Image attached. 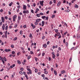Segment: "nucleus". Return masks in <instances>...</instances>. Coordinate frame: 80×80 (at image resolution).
I'll return each instance as SVG.
<instances>
[{
  "mask_svg": "<svg viewBox=\"0 0 80 80\" xmlns=\"http://www.w3.org/2000/svg\"><path fill=\"white\" fill-rule=\"evenodd\" d=\"M20 70L21 71H23V68H20Z\"/></svg>",
  "mask_w": 80,
  "mask_h": 80,
  "instance_id": "48",
  "label": "nucleus"
},
{
  "mask_svg": "<svg viewBox=\"0 0 80 80\" xmlns=\"http://www.w3.org/2000/svg\"><path fill=\"white\" fill-rule=\"evenodd\" d=\"M61 73L62 74H63V73H66V72L65 70L62 71L61 72Z\"/></svg>",
  "mask_w": 80,
  "mask_h": 80,
  "instance_id": "14",
  "label": "nucleus"
},
{
  "mask_svg": "<svg viewBox=\"0 0 80 80\" xmlns=\"http://www.w3.org/2000/svg\"><path fill=\"white\" fill-rule=\"evenodd\" d=\"M36 16L38 17H40V14H37L36 15Z\"/></svg>",
  "mask_w": 80,
  "mask_h": 80,
  "instance_id": "43",
  "label": "nucleus"
},
{
  "mask_svg": "<svg viewBox=\"0 0 80 80\" xmlns=\"http://www.w3.org/2000/svg\"><path fill=\"white\" fill-rule=\"evenodd\" d=\"M42 27H43V26H44V25H45V22L44 21H42Z\"/></svg>",
  "mask_w": 80,
  "mask_h": 80,
  "instance_id": "12",
  "label": "nucleus"
},
{
  "mask_svg": "<svg viewBox=\"0 0 80 80\" xmlns=\"http://www.w3.org/2000/svg\"><path fill=\"white\" fill-rule=\"evenodd\" d=\"M5 18L6 20H7V19H8V17L7 16H5Z\"/></svg>",
  "mask_w": 80,
  "mask_h": 80,
  "instance_id": "59",
  "label": "nucleus"
},
{
  "mask_svg": "<svg viewBox=\"0 0 80 80\" xmlns=\"http://www.w3.org/2000/svg\"><path fill=\"white\" fill-rule=\"evenodd\" d=\"M22 31H21L20 32V35H22Z\"/></svg>",
  "mask_w": 80,
  "mask_h": 80,
  "instance_id": "57",
  "label": "nucleus"
},
{
  "mask_svg": "<svg viewBox=\"0 0 80 80\" xmlns=\"http://www.w3.org/2000/svg\"><path fill=\"white\" fill-rule=\"evenodd\" d=\"M3 60H4V59H2V63H3V64H5V61H4Z\"/></svg>",
  "mask_w": 80,
  "mask_h": 80,
  "instance_id": "42",
  "label": "nucleus"
},
{
  "mask_svg": "<svg viewBox=\"0 0 80 80\" xmlns=\"http://www.w3.org/2000/svg\"><path fill=\"white\" fill-rule=\"evenodd\" d=\"M44 74H48V72L47 71H45L44 72Z\"/></svg>",
  "mask_w": 80,
  "mask_h": 80,
  "instance_id": "21",
  "label": "nucleus"
},
{
  "mask_svg": "<svg viewBox=\"0 0 80 80\" xmlns=\"http://www.w3.org/2000/svg\"><path fill=\"white\" fill-rule=\"evenodd\" d=\"M64 25L66 26V27H68V25H67V24L66 22L64 23Z\"/></svg>",
  "mask_w": 80,
  "mask_h": 80,
  "instance_id": "51",
  "label": "nucleus"
},
{
  "mask_svg": "<svg viewBox=\"0 0 80 80\" xmlns=\"http://www.w3.org/2000/svg\"><path fill=\"white\" fill-rule=\"evenodd\" d=\"M3 59L5 62H7V58L5 57H4V58H2V57L0 56V60H2Z\"/></svg>",
  "mask_w": 80,
  "mask_h": 80,
  "instance_id": "1",
  "label": "nucleus"
},
{
  "mask_svg": "<svg viewBox=\"0 0 80 80\" xmlns=\"http://www.w3.org/2000/svg\"><path fill=\"white\" fill-rule=\"evenodd\" d=\"M68 43L67 42H66V47H67V46H68Z\"/></svg>",
  "mask_w": 80,
  "mask_h": 80,
  "instance_id": "52",
  "label": "nucleus"
},
{
  "mask_svg": "<svg viewBox=\"0 0 80 80\" xmlns=\"http://www.w3.org/2000/svg\"><path fill=\"white\" fill-rule=\"evenodd\" d=\"M45 53H43L42 54V57H44V56H45Z\"/></svg>",
  "mask_w": 80,
  "mask_h": 80,
  "instance_id": "54",
  "label": "nucleus"
},
{
  "mask_svg": "<svg viewBox=\"0 0 80 80\" xmlns=\"http://www.w3.org/2000/svg\"><path fill=\"white\" fill-rule=\"evenodd\" d=\"M47 44H44L43 45V47H44V48H47Z\"/></svg>",
  "mask_w": 80,
  "mask_h": 80,
  "instance_id": "16",
  "label": "nucleus"
},
{
  "mask_svg": "<svg viewBox=\"0 0 80 80\" xmlns=\"http://www.w3.org/2000/svg\"><path fill=\"white\" fill-rule=\"evenodd\" d=\"M5 24H3L2 26V27L3 30H5Z\"/></svg>",
  "mask_w": 80,
  "mask_h": 80,
  "instance_id": "10",
  "label": "nucleus"
},
{
  "mask_svg": "<svg viewBox=\"0 0 80 80\" xmlns=\"http://www.w3.org/2000/svg\"><path fill=\"white\" fill-rule=\"evenodd\" d=\"M4 51L6 52H10L11 50H10V49H5L4 50Z\"/></svg>",
  "mask_w": 80,
  "mask_h": 80,
  "instance_id": "7",
  "label": "nucleus"
},
{
  "mask_svg": "<svg viewBox=\"0 0 80 80\" xmlns=\"http://www.w3.org/2000/svg\"><path fill=\"white\" fill-rule=\"evenodd\" d=\"M18 39V38L17 37H15L14 39H13V41H15V40H17Z\"/></svg>",
  "mask_w": 80,
  "mask_h": 80,
  "instance_id": "23",
  "label": "nucleus"
},
{
  "mask_svg": "<svg viewBox=\"0 0 80 80\" xmlns=\"http://www.w3.org/2000/svg\"><path fill=\"white\" fill-rule=\"evenodd\" d=\"M72 58H70V59H69V62H71L72 61Z\"/></svg>",
  "mask_w": 80,
  "mask_h": 80,
  "instance_id": "45",
  "label": "nucleus"
},
{
  "mask_svg": "<svg viewBox=\"0 0 80 80\" xmlns=\"http://www.w3.org/2000/svg\"><path fill=\"white\" fill-rule=\"evenodd\" d=\"M53 2L54 3H56V0H54Z\"/></svg>",
  "mask_w": 80,
  "mask_h": 80,
  "instance_id": "64",
  "label": "nucleus"
},
{
  "mask_svg": "<svg viewBox=\"0 0 80 80\" xmlns=\"http://www.w3.org/2000/svg\"><path fill=\"white\" fill-rule=\"evenodd\" d=\"M65 11L66 12H70V10L68 9V10H66Z\"/></svg>",
  "mask_w": 80,
  "mask_h": 80,
  "instance_id": "34",
  "label": "nucleus"
},
{
  "mask_svg": "<svg viewBox=\"0 0 80 80\" xmlns=\"http://www.w3.org/2000/svg\"><path fill=\"white\" fill-rule=\"evenodd\" d=\"M75 1H76V0H72V3H74V2H75Z\"/></svg>",
  "mask_w": 80,
  "mask_h": 80,
  "instance_id": "39",
  "label": "nucleus"
},
{
  "mask_svg": "<svg viewBox=\"0 0 80 80\" xmlns=\"http://www.w3.org/2000/svg\"><path fill=\"white\" fill-rule=\"evenodd\" d=\"M23 13H27V14H28V13H29V11L28 10H24L23 11Z\"/></svg>",
  "mask_w": 80,
  "mask_h": 80,
  "instance_id": "2",
  "label": "nucleus"
},
{
  "mask_svg": "<svg viewBox=\"0 0 80 80\" xmlns=\"http://www.w3.org/2000/svg\"><path fill=\"white\" fill-rule=\"evenodd\" d=\"M54 73L55 75H57V71H56L54 70Z\"/></svg>",
  "mask_w": 80,
  "mask_h": 80,
  "instance_id": "17",
  "label": "nucleus"
},
{
  "mask_svg": "<svg viewBox=\"0 0 80 80\" xmlns=\"http://www.w3.org/2000/svg\"><path fill=\"white\" fill-rule=\"evenodd\" d=\"M19 73L21 75H23V72L22 71L19 72Z\"/></svg>",
  "mask_w": 80,
  "mask_h": 80,
  "instance_id": "41",
  "label": "nucleus"
},
{
  "mask_svg": "<svg viewBox=\"0 0 80 80\" xmlns=\"http://www.w3.org/2000/svg\"><path fill=\"white\" fill-rule=\"evenodd\" d=\"M41 20H42V19H38L36 20V21L37 22H38L39 23V22H40V21H41Z\"/></svg>",
  "mask_w": 80,
  "mask_h": 80,
  "instance_id": "11",
  "label": "nucleus"
},
{
  "mask_svg": "<svg viewBox=\"0 0 80 80\" xmlns=\"http://www.w3.org/2000/svg\"><path fill=\"white\" fill-rule=\"evenodd\" d=\"M35 73H37L38 72V70H37V69H35Z\"/></svg>",
  "mask_w": 80,
  "mask_h": 80,
  "instance_id": "30",
  "label": "nucleus"
},
{
  "mask_svg": "<svg viewBox=\"0 0 80 80\" xmlns=\"http://www.w3.org/2000/svg\"><path fill=\"white\" fill-rule=\"evenodd\" d=\"M65 39H64L63 40V43H65Z\"/></svg>",
  "mask_w": 80,
  "mask_h": 80,
  "instance_id": "56",
  "label": "nucleus"
},
{
  "mask_svg": "<svg viewBox=\"0 0 80 80\" xmlns=\"http://www.w3.org/2000/svg\"><path fill=\"white\" fill-rule=\"evenodd\" d=\"M31 13H34V12H33V9L31 10Z\"/></svg>",
  "mask_w": 80,
  "mask_h": 80,
  "instance_id": "47",
  "label": "nucleus"
},
{
  "mask_svg": "<svg viewBox=\"0 0 80 80\" xmlns=\"http://www.w3.org/2000/svg\"><path fill=\"white\" fill-rule=\"evenodd\" d=\"M17 16L16 15H14L13 17V18H12V19H13V22H15V19L16 18H17Z\"/></svg>",
  "mask_w": 80,
  "mask_h": 80,
  "instance_id": "3",
  "label": "nucleus"
},
{
  "mask_svg": "<svg viewBox=\"0 0 80 80\" xmlns=\"http://www.w3.org/2000/svg\"><path fill=\"white\" fill-rule=\"evenodd\" d=\"M25 77L27 78V79L28 80V76L26 74V75H25Z\"/></svg>",
  "mask_w": 80,
  "mask_h": 80,
  "instance_id": "29",
  "label": "nucleus"
},
{
  "mask_svg": "<svg viewBox=\"0 0 80 80\" xmlns=\"http://www.w3.org/2000/svg\"><path fill=\"white\" fill-rule=\"evenodd\" d=\"M11 48H14V45L12 44L11 46Z\"/></svg>",
  "mask_w": 80,
  "mask_h": 80,
  "instance_id": "31",
  "label": "nucleus"
},
{
  "mask_svg": "<svg viewBox=\"0 0 80 80\" xmlns=\"http://www.w3.org/2000/svg\"><path fill=\"white\" fill-rule=\"evenodd\" d=\"M75 7L76 8H78V5L77 4H76L75 6Z\"/></svg>",
  "mask_w": 80,
  "mask_h": 80,
  "instance_id": "33",
  "label": "nucleus"
},
{
  "mask_svg": "<svg viewBox=\"0 0 80 80\" xmlns=\"http://www.w3.org/2000/svg\"><path fill=\"white\" fill-rule=\"evenodd\" d=\"M6 78L8 79V76L7 75H6L4 77V79H5Z\"/></svg>",
  "mask_w": 80,
  "mask_h": 80,
  "instance_id": "20",
  "label": "nucleus"
},
{
  "mask_svg": "<svg viewBox=\"0 0 80 80\" xmlns=\"http://www.w3.org/2000/svg\"><path fill=\"white\" fill-rule=\"evenodd\" d=\"M27 70L28 71V72H29L31 73L32 71V70H31V69H30L29 68H27Z\"/></svg>",
  "mask_w": 80,
  "mask_h": 80,
  "instance_id": "8",
  "label": "nucleus"
},
{
  "mask_svg": "<svg viewBox=\"0 0 80 80\" xmlns=\"http://www.w3.org/2000/svg\"><path fill=\"white\" fill-rule=\"evenodd\" d=\"M17 62L19 65H20L21 64V62L19 60H18L17 61Z\"/></svg>",
  "mask_w": 80,
  "mask_h": 80,
  "instance_id": "15",
  "label": "nucleus"
},
{
  "mask_svg": "<svg viewBox=\"0 0 80 80\" xmlns=\"http://www.w3.org/2000/svg\"><path fill=\"white\" fill-rule=\"evenodd\" d=\"M29 37H32V34L30 33L29 35Z\"/></svg>",
  "mask_w": 80,
  "mask_h": 80,
  "instance_id": "49",
  "label": "nucleus"
},
{
  "mask_svg": "<svg viewBox=\"0 0 80 80\" xmlns=\"http://www.w3.org/2000/svg\"><path fill=\"white\" fill-rule=\"evenodd\" d=\"M27 74H28V75H29V74H32V73L31 72V73H30V72H27Z\"/></svg>",
  "mask_w": 80,
  "mask_h": 80,
  "instance_id": "37",
  "label": "nucleus"
},
{
  "mask_svg": "<svg viewBox=\"0 0 80 80\" xmlns=\"http://www.w3.org/2000/svg\"><path fill=\"white\" fill-rule=\"evenodd\" d=\"M76 37H77V38H78V39L80 38V34H79L78 35V34L77 33L76 34Z\"/></svg>",
  "mask_w": 80,
  "mask_h": 80,
  "instance_id": "9",
  "label": "nucleus"
},
{
  "mask_svg": "<svg viewBox=\"0 0 80 80\" xmlns=\"http://www.w3.org/2000/svg\"><path fill=\"white\" fill-rule=\"evenodd\" d=\"M5 30H8V26H7L6 27H5Z\"/></svg>",
  "mask_w": 80,
  "mask_h": 80,
  "instance_id": "38",
  "label": "nucleus"
},
{
  "mask_svg": "<svg viewBox=\"0 0 80 80\" xmlns=\"http://www.w3.org/2000/svg\"><path fill=\"white\" fill-rule=\"evenodd\" d=\"M34 23H35V25H38V22L37 21L35 22Z\"/></svg>",
  "mask_w": 80,
  "mask_h": 80,
  "instance_id": "24",
  "label": "nucleus"
},
{
  "mask_svg": "<svg viewBox=\"0 0 80 80\" xmlns=\"http://www.w3.org/2000/svg\"><path fill=\"white\" fill-rule=\"evenodd\" d=\"M20 7H21V6L20 5H19L18 6V7H17V8H20Z\"/></svg>",
  "mask_w": 80,
  "mask_h": 80,
  "instance_id": "61",
  "label": "nucleus"
},
{
  "mask_svg": "<svg viewBox=\"0 0 80 80\" xmlns=\"http://www.w3.org/2000/svg\"><path fill=\"white\" fill-rule=\"evenodd\" d=\"M45 36H43L42 37V40H44V39H45Z\"/></svg>",
  "mask_w": 80,
  "mask_h": 80,
  "instance_id": "46",
  "label": "nucleus"
},
{
  "mask_svg": "<svg viewBox=\"0 0 80 80\" xmlns=\"http://www.w3.org/2000/svg\"><path fill=\"white\" fill-rule=\"evenodd\" d=\"M68 32H64V35H66V34H67V33H68Z\"/></svg>",
  "mask_w": 80,
  "mask_h": 80,
  "instance_id": "62",
  "label": "nucleus"
},
{
  "mask_svg": "<svg viewBox=\"0 0 80 80\" xmlns=\"http://www.w3.org/2000/svg\"><path fill=\"white\" fill-rule=\"evenodd\" d=\"M20 52H18L17 53V55H20Z\"/></svg>",
  "mask_w": 80,
  "mask_h": 80,
  "instance_id": "60",
  "label": "nucleus"
},
{
  "mask_svg": "<svg viewBox=\"0 0 80 80\" xmlns=\"http://www.w3.org/2000/svg\"><path fill=\"white\" fill-rule=\"evenodd\" d=\"M61 4V2L59 1L58 3L57 4V6L58 7H59V6H60V4Z\"/></svg>",
  "mask_w": 80,
  "mask_h": 80,
  "instance_id": "13",
  "label": "nucleus"
},
{
  "mask_svg": "<svg viewBox=\"0 0 80 80\" xmlns=\"http://www.w3.org/2000/svg\"><path fill=\"white\" fill-rule=\"evenodd\" d=\"M52 57L53 58V59H55V55H52Z\"/></svg>",
  "mask_w": 80,
  "mask_h": 80,
  "instance_id": "35",
  "label": "nucleus"
},
{
  "mask_svg": "<svg viewBox=\"0 0 80 80\" xmlns=\"http://www.w3.org/2000/svg\"><path fill=\"white\" fill-rule=\"evenodd\" d=\"M30 58H31V56L30 55L28 57V60H29Z\"/></svg>",
  "mask_w": 80,
  "mask_h": 80,
  "instance_id": "32",
  "label": "nucleus"
},
{
  "mask_svg": "<svg viewBox=\"0 0 80 80\" xmlns=\"http://www.w3.org/2000/svg\"><path fill=\"white\" fill-rule=\"evenodd\" d=\"M62 38V36L61 35H59L58 37V39H59V38Z\"/></svg>",
  "mask_w": 80,
  "mask_h": 80,
  "instance_id": "55",
  "label": "nucleus"
},
{
  "mask_svg": "<svg viewBox=\"0 0 80 80\" xmlns=\"http://www.w3.org/2000/svg\"><path fill=\"white\" fill-rule=\"evenodd\" d=\"M30 53H31V54H33V52H32V51H31V52H30Z\"/></svg>",
  "mask_w": 80,
  "mask_h": 80,
  "instance_id": "63",
  "label": "nucleus"
},
{
  "mask_svg": "<svg viewBox=\"0 0 80 80\" xmlns=\"http://www.w3.org/2000/svg\"><path fill=\"white\" fill-rule=\"evenodd\" d=\"M56 34L57 35V36H59L60 35V32H58Z\"/></svg>",
  "mask_w": 80,
  "mask_h": 80,
  "instance_id": "25",
  "label": "nucleus"
},
{
  "mask_svg": "<svg viewBox=\"0 0 80 80\" xmlns=\"http://www.w3.org/2000/svg\"><path fill=\"white\" fill-rule=\"evenodd\" d=\"M58 29H56L55 30V32H56V33H58Z\"/></svg>",
  "mask_w": 80,
  "mask_h": 80,
  "instance_id": "36",
  "label": "nucleus"
},
{
  "mask_svg": "<svg viewBox=\"0 0 80 80\" xmlns=\"http://www.w3.org/2000/svg\"><path fill=\"white\" fill-rule=\"evenodd\" d=\"M18 17V20H20V19H21V17L19 16Z\"/></svg>",
  "mask_w": 80,
  "mask_h": 80,
  "instance_id": "44",
  "label": "nucleus"
},
{
  "mask_svg": "<svg viewBox=\"0 0 80 80\" xmlns=\"http://www.w3.org/2000/svg\"><path fill=\"white\" fill-rule=\"evenodd\" d=\"M44 2V1H40V4L42 6H43V3Z\"/></svg>",
  "mask_w": 80,
  "mask_h": 80,
  "instance_id": "4",
  "label": "nucleus"
},
{
  "mask_svg": "<svg viewBox=\"0 0 80 80\" xmlns=\"http://www.w3.org/2000/svg\"><path fill=\"white\" fill-rule=\"evenodd\" d=\"M23 28H27V25H25L23 26Z\"/></svg>",
  "mask_w": 80,
  "mask_h": 80,
  "instance_id": "53",
  "label": "nucleus"
},
{
  "mask_svg": "<svg viewBox=\"0 0 80 80\" xmlns=\"http://www.w3.org/2000/svg\"><path fill=\"white\" fill-rule=\"evenodd\" d=\"M48 60L49 61H50L52 60V58L50 57H49L48 58Z\"/></svg>",
  "mask_w": 80,
  "mask_h": 80,
  "instance_id": "40",
  "label": "nucleus"
},
{
  "mask_svg": "<svg viewBox=\"0 0 80 80\" xmlns=\"http://www.w3.org/2000/svg\"><path fill=\"white\" fill-rule=\"evenodd\" d=\"M23 10H25L27 9V6H26V5H23Z\"/></svg>",
  "mask_w": 80,
  "mask_h": 80,
  "instance_id": "5",
  "label": "nucleus"
},
{
  "mask_svg": "<svg viewBox=\"0 0 80 80\" xmlns=\"http://www.w3.org/2000/svg\"><path fill=\"white\" fill-rule=\"evenodd\" d=\"M39 15H44V14H43V13H42V12H41L39 13Z\"/></svg>",
  "mask_w": 80,
  "mask_h": 80,
  "instance_id": "26",
  "label": "nucleus"
},
{
  "mask_svg": "<svg viewBox=\"0 0 80 80\" xmlns=\"http://www.w3.org/2000/svg\"><path fill=\"white\" fill-rule=\"evenodd\" d=\"M27 6L28 7V8H30V5L29 4H27Z\"/></svg>",
  "mask_w": 80,
  "mask_h": 80,
  "instance_id": "50",
  "label": "nucleus"
},
{
  "mask_svg": "<svg viewBox=\"0 0 80 80\" xmlns=\"http://www.w3.org/2000/svg\"><path fill=\"white\" fill-rule=\"evenodd\" d=\"M55 17V15L54 14L52 16V18H53Z\"/></svg>",
  "mask_w": 80,
  "mask_h": 80,
  "instance_id": "28",
  "label": "nucleus"
},
{
  "mask_svg": "<svg viewBox=\"0 0 80 80\" xmlns=\"http://www.w3.org/2000/svg\"><path fill=\"white\" fill-rule=\"evenodd\" d=\"M12 55H14V54L15 53V52L14 51H12Z\"/></svg>",
  "mask_w": 80,
  "mask_h": 80,
  "instance_id": "27",
  "label": "nucleus"
},
{
  "mask_svg": "<svg viewBox=\"0 0 80 80\" xmlns=\"http://www.w3.org/2000/svg\"><path fill=\"white\" fill-rule=\"evenodd\" d=\"M34 58H35V61H36V62H37V61H38V58H37V57H35Z\"/></svg>",
  "mask_w": 80,
  "mask_h": 80,
  "instance_id": "19",
  "label": "nucleus"
},
{
  "mask_svg": "<svg viewBox=\"0 0 80 80\" xmlns=\"http://www.w3.org/2000/svg\"><path fill=\"white\" fill-rule=\"evenodd\" d=\"M1 21L3 23L5 22V20L4 19V18L3 17H2L1 18Z\"/></svg>",
  "mask_w": 80,
  "mask_h": 80,
  "instance_id": "6",
  "label": "nucleus"
},
{
  "mask_svg": "<svg viewBox=\"0 0 80 80\" xmlns=\"http://www.w3.org/2000/svg\"><path fill=\"white\" fill-rule=\"evenodd\" d=\"M46 20H48V17H47L46 18Z\"/></svg>",
  "mask_w": 80,
  "mask_h": 80,
  "instance_id": "58",
  "label": "nucleus"
},
{
  "mask_svg": "<svg viewBox=\"0 0 80 80\" xmlns=\"http://www.w3.org/2000/svg\"><path fill=\"white\" fill-rule=\"evenodd\" d=\"M41 18H42V19H45V18H46V16H42L41 17Z\"/></svg>",
  "mask_w": 80,
  "mask_h": 80,
  "instance_id": "18",
  "label": "nucleus"
},
{
  "mask_svg": "<svg viewBox=\"0 0 80 80\" xmlns=\"http://www.w3.org/2000/svg\"><path fill=\"white\" fill-rule=\"evenodd\" d=\"M12 4H13V2H11V3H9V5L10 7H11L12 5Z\"/></svg>",
  "mask_w": 80,
  "mask_h": 80,
  "instance_id": "22",
  "label": "nucleus"
}]
</instances>
